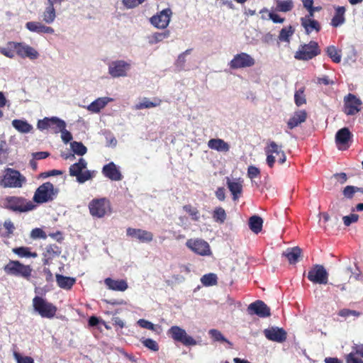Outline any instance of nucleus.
Returning a JSON list of instances; mask_svg holds the SVG:
<instances>
[{
    "mask_svg": "<svg viewBox=\"0 0 363 363\" xmlns=\"http://www.w3.org/2000/svg\"><path fill=\"white\" fill-rule=\"evenodd\" d=\"M30 237L33 239L46 238L45 233L40 228H36L32 230Z\"/></svg>",
    "mask_w": 363,
    "mask_h": 363,
    "instance_id": "nucleus-59",
    "label": "nucleus"
},
{
    "mask_svg": "<svg viewBox=\"0 0 363 363\" xmlns=\"http://www.w3.org/2000/svg\"><path fill=\"white\" fill-rule=\"evenodd\" d=\"M6 145L5 141H1L0 143V164H2L5 162L7 157L6 150L4 149V147Z\"/></svg>",
    "mask_w": 363,
    "mask_h": 363,
    "instance_id": "nucleus-63",
    "label": "nucleus"
},
{
    "mask_svg": "<svg viewBox=\"0 0 363 363\" xmlns=\"http://www.w3.org/2000/svg\"><path fill=\"white\" fill-rule=\"evenodd\" d=\"M346 363H363V360L357 358L354 352H350L346 357Z\"/></svg>",
    "mask_w": 363,
    "mask_h": 363,
    "instance_id": "nucleus-64",
    "label": "nucleus"
},
{
    "mask_svg": "<svg viewBox=\"0 0 363 363\" xmlns=\"http://www.w3.org/2000/svg\"><path fill=\"white\" fill-rule=\"evenodd\" d=\"M328 56L335 63H339L341 61V53L335 46L330 45L326 49Z\"/></svg>",
    "mask_w": 363,
    "mask_h": 363,
    "instance_id": "nucleus-37",
    "label": "nucleus"
},
{
    "mask_svg": "<svg viewBox=\"0 0 363 363\" xmlns=\"http://www.w3.org/2000/svg\"><path fill=\"white\" fill-rule=\"evenodd\" d=\"M109 289L118 291H124L128 289V284L125 280H114L106 278L104 281Z\"/></svg>",
    "mask_w": 363,
    "mask_h": 363,
    "instance_id": "nucleus-27",
    "label": "nucleus"
},
{
    "mask_svg": "<svg viewBox=\"0 0 363 363\" xmlns=\"http://www.w3.org/2000/svg\"><path fill=\"white\" fill-rule=\"evenodd\" d=\"M308 279L314 284H326L328 281V273L321 264H315L308 272Z\"/></svg>",
    "mask_w": 363,
    "mask_h": 363,
    "instance_id": "nucleus-10",
    "label": "nucleus"
},
{
    "mask_svg": "<svg viewBox=\"0 0 363 363\" xmlns=\"http://www.w3.org/2000/svg\"><path fill=\"white\" fill-rule=\"evenodd\" d=\"M26 28L30 32L52 34L54 29L52 27L45 26L40 22L29 21L26 23Z\"/></svg>",
    "mask_w": 363,
    "mask_h": 363,
    "instance_id": "nucleus-22",
    "label": "nucleus"
},
{
    "mask_svg": "<svg viewBox=\"0 0 363 363\" xmlns=\"http://www.w3.org/2000/svg\"><path fill=\"white\" fill-rule=\"evenodd\" d=\"M301 26L304 28L306 34H310L313 30L318 32L320 30L319 23L313 19V16H309V14L301 18Z\"/></svg>",
    "mask_w": 363,
    "mask_h": 363,
    "instance_id": "nucleus-24",
    "label": "nucleus"
},
{
    "mask_svg": "<svg viewBox=\"0 0 363 363\" xmlns=\"http://www.w3.org/2000/svg\"><path fill=\"white\" fill-rule=\"evenodd\" d=\"M3 206L13 212L24 213L33 210L35 205L21 196H9L4 199Z\"/></svg>",
    "mask_w": 363,
    "mask_h": 363,
    "instance_id": "nucleus-1",
    "label": "nucleus"
},
{
    "mask_svg": "<svg viewBox=\"0 0 363 363\" xmlns=\"http://www.w3.org/2000/svg\"><path fill=\"white\" fill-rule=\"evenodd\" d=\"M302 250L299 247H294L287 248L286 251L282 253V256L287 258L289 264H295L298 262V258L301 257Z\"/></svg>",
    "mask_w": 363,
    "mask_h": 363,
    "instance_id": "nucleus-26",
    "label": "nucleus"
},
{
    "mask_svg": "<svg viewBox=\"0 0 363 363\" xmlns=\"http://www.w3.org/2000/svg\"><path fill=\"white\" fill-rule=\"evenodd\" d=\"M294 29L292 26H286L283 28L279 33V40L283 42H289L290 37L294 34Z\"/></svg>",
    "mask_w": 363,
    "mask_h": 363,
    "instance_id": "nucleus-42",
    "label": "nucleus"
},
{
    "mask_svg": "<svg viewBox=\"0 0 363 363\" xmlns=\"http://www.w3.org/2000/svg\"><path fill=\"white\" fill-rule=\"evenodd\" d=\"M33 306L35 311L43 318H52L57 311V308L52 303L48 302L40 296L34 297Z\"/></svg>",
    "mask_w": 363,
    "mask_h": 363,
    "instance_id": "nucleus-8",
    "label": "nucleus"
},
{
    "mask_svg": "<svg viewBox=\"0 0 363 363\" xmlns=\"http://www.w3.org/2000/svg\"><path fill=\"white\" fill-rule=\"evenodd\" d=\"M13 127L21 133H28L33 130V125L26 121L21 119H14L12 121Z\"/></svg>",
    "mask_w": 363,
    "mask_h": 363,
    "instance_id": "nucleus-30",
    "label": "nucleus"
},
{
    "mask_svg": "<svg viewBox=\"0 0 363 363\" xmlns=\"http://www.w3.org/2000/svg\"><path fill=\"white\" fill-rule=\"evenodd\" d=\"M131 69V61L113 60L108 63V73L113 78L125 77Z\"/></svg>",
    "mask_w": 363,
    "mask_h": 363,
    "instance_id": "nucleus-5",
    "label": "nucleus"
},
{
    "mask_svg": "<svg viewBox=\"0 0 363 363\" xmlns=\"http://www.w3.org/2000/svg\"><path fill=\"white\" fill-rule=\"evenodd\" d=\"M161 101L158 100L157 102L150 101L147 98H144L143 101L135 106V109L141 110L144 108H150L156 107L160 104Z\"/></svg>",
    "mask_w": 363,
    "mask_h": 363,
    "instance_id": "nucleus-41",
    "label": "nucleus"
},
{
    "mask_svg": "<svg viewBox=\"0 0 363 363\" xmlns=\"http://www.w3.org/2000/svg\"><path fill=\"white\" fill-rule=\"evenodd\" d=\"M15 359L17 363H34V360L30 357H22L18 353H14Z\"/></svg>",
    "mask_w": 363,
    "mask_h": 363,
    "instance_id": "nucleus-60",
    "label": "nucleus"
},
{
    "mask_svg": "<svg viewBox=\"0 0 363 363\" xmlns=\"http://www.w3.org/2000/svg\"><path fill=\"white\" fill-rule=\"evenodd\" d=\"M248 225L254 233L258 234L262 231L263 220L260 216L255 215L249 218Z\"/></svg>",
    "mask_w": 363,
    "mask_h": 363,
    "instance_id": "nucleus-32",
    "label": "nucleus"
},
{
    "mask_svg": "<svg viewBox=\"0 0 363 363\" xmlns=\"http://www.w3.org/2000/svg\"><path fill=\"white\" fill-rule=\"evenodd\" d=\"M137 323L139 326H140L143 328L148 329L152 331L155 330V325L152 323L147 320L140 319L138 320Z\"/></svg>",
    "mask_w": 363,
    "mask_h": 363,
    "instance_id": "nucleus-57",
    "label": "nucleus"
},
{
    "mask_svg": "<svg viewBox=\"0 0 363 363\" xmlns=\"http://www.w3.org/2000/svg\"><path fill=\"white\" fill-rule=\"evenodd\" d=\"M217 279L218 278L216 274L209 273L204 274L201 278V281L203 286H210L216 285L217 284Z\"/></svg>",
    "mask_w": 363,
    "mask_h": 363,
    "instance_id": "nucleus-44",
    "label": "nucleus"
},
{
    "mask_svg": "<svg viewBox=\"0 0 363 363\" xmlns=\"http://www.w3.org/2000/svg\"><path fill=\"white\" fill-rule=\"evenodd\" d=\"M10 45L15 48L16 54L22 58L35 60L39 57V53L35 48L24 43L11 41Z\"/></svg>",
    "mask_w": 363,
    "mask_h": 363,
    "instance_id": "nucleus-13",
    "label": "nucleus"
},
{
    "mask_svg": "<svg viewBox=\"0 0 363 363\" xmlns=\"http://www.w3.org/2000/svg\"><path fill=\"white\" fill-rule=\"evenodd\" d=\"M95 176V171L85 170L82 171V173L77 177V181L83 184L88 180L91 179Z\"/></svg>",
    "mask_w": 363,
    "mask_h": 363,
    "instance_id": "nucleus-46",
    "label": "nucleus"
},
{
    "mask_svg": "<svg viewBox=\"0 0 363 363\" xmlns=\"http://www.w3.org/2000/svg\"><path fill=\"white\" fill-rule=\"evenodd\" d=\"M186 246L194 253L201 256L210 255L211 253L209 244L200 238L189 239Z\"/></svg>",
    "mask_w": 363,
    "mask_h": 363,
    "instance_id": "nucleus-12",
    "label": "nucleus"
},
{
    "mask_svg": "<svg viewBox=\"0 0 363 363\" xmlns=\"http://www.w3.org/2000/svg\"><path fill=\"white\" fill-rule=\"evenodd\" d=\"M15 48L10 45V42L8 43L7 47L0 48V53L11 59L15 57Z\"/></svg>",
    "mask_w": 363,
    "mask_h": 363,
    "instance_id": "nucleus-50",
    "label": "nucleus"
},
{
    "mask_svg": "<svg viewBox=\"0 0 363 363\" xmlns=\"http://www.w3.org/2000/svg\"><path fill=\"white\" fill-rule=\"evenodd\" d=\"M302 2L304 8L308 11L309 16H313V11H320L322 9L320 6H313V0H302Z\"/></svg>",
    "mask_w": 363,
    "mask_h": 363,
    "instance_id": "nucleus-52",
    "label": "nucleus"
},
{
    "mask_svg": "<svg viewBox=\"0 0 363 363\" xmlns=\"http://www.w3.org/2000/svg\"><path fill=\"white\" fill-rule=\"evenodd\" d=\"M87 162L84 158H80L78 162L72 164L69 167V175L72 177H77L86 168Z\"/></svg>",
    "mask_w": 363,
    "mask_h": 363,
    "instance_id": "nucleus-31",
    "label": "nucleus"
},
{
    "mask_svg": "<svg viewBox=\"0 0 363 363\" xmlns=\"http://www.w3.org/2000/svg\"><path fill=\"white\" fill-rule=\"evenodd\" d=\"M113 101V99L110 97H100L91 102L86 108L91 113H96L100 112L109 102Z\"/></svg>",
    "mask_w": 363,
    "mask_h": 363,
    "instance_id": "nucleus-25",
    "label": "nucleus"
},
{
    "mask_svg": "<svg viewBox=\"0 0 363 363\" xmlns=\"http://www.w3.org/2000/svg\"><path fill=\"white\" fill-rule=\"evenodd\" d=\"M208 334L210 335L211 337L215 341L218 342H225L228 344H231L223 335L222 333L216 330V329H211L209 330Z\"/></svg>",
    "mask_w": 363,
    "mask_h": 363,
    "instance_id": "nucleus-48",
    "label": "nucleus"
},
{
    "mask_svg": "<svg viewBox=\"0 0 363 363\" xmlns=\"http://www.w3.org/2000/svg\"><path fill=\"white\" fill-rule=\"evenodd\" d=\"M61 133V138L65 143H68L72 140V135L69 131L66 130V128H64V130L60 131Z\"/></svg>",
    "mask_w": 363,
    "mask_h": 363,
    "instance_id": "nucleus-62",
    "label": "nucleus"
},
{
    "mask_svg": "<svg viewBox=\"0 0 363 363\" xmlns=\"http://www.w3.org/2000/svg\"><path fill=\"white\" fill-rule=\"evenodd\" d=\"M13 252L20 257H37L36 252H31L27 247H16L12 250Z\"/></svg>",
    "mask_w": 363,
    "mask_h": 363,
    "instance_id": "nucleus-36",
    "label": "nucleus"
},
{
    "mask_svg": "<svg viewBox=\"0 0 363 363\" xmlns=\"http://www.w3.org/2000/svg\"><path fill=\"white\" fill-rule=\"evenodd\" d=\"M255 64V59L246 52H241L235 55L230 62V67L237 69L245 67H252Z\"/></svg>",
    "mask_w": 363,
    "mask_h": 363,
    "instance_id": "nucleus-14",
    "label": "nucleus"
},
{
    "mask_svg": "<svg viewBox=\"0 0 363 363\" xmlns=\"http://www.w3.org/2000/svg\"><path fill=\"white\" fill-rule=\"evenodd\" d=\"M26 182V179L20 172L11 168H6L0 182V185L4 188H21Z\"/></svg>",
    "mask_w": 363,
    "mask_h": 363,
    "instance_id": "nucleus-4",
    "label": "nucleus"
},
{
    "mask_svg": "<svg viewBox=\"0 0 363 363\" xmlns=\"http://www.w3.org/2000/svg\"><path fill=\"white\" fill-rule=\"evenodd\" d=\"M259 174V169L255 166H250L247 169V176L251 179L257 177Z\"/></svg>",
    "mask_w": 363,
    "mask_h": 363,
    "instance_id": "nucleus-61",
    "label": "nucleus"
},
{
    "mask_svg": "<svg viewBox=\"0 0 363 363\" xmlns=\"http://www.w3.org/2000/svg\"><path fill=\"white\" fill-rule=\"evenodd\" d=\"M173 13L170 8H167L157 13L150 18V23L158 29L166 28L171 20Z\"/></svg>",
    "mask_w": 363,
    "mask_h": 363,
    "instance_id": "nucleus-11",
    "label": "nucleus"
},
{
    "mask_svg": "<svg viewBox=\"0 0 363 363\" xmlns=\"http://www.w3.org/2000/svg\"><path fill=\"white\" fill-rule=\"evenodd\" d=\"M276 10L280 12H288L294 8V1L292 0H275Z\"/></svg>",
    "mask_w": 363,
    "mask_h": 363,
    "instance_id": "nucleus-35",
    "label": "nucleus"
},
{
    "mask_svg": "<svg viewBox=\"0 0 363 363\" xmlns=\"http://www.w3.org/2000/svg\"><path fill=\"white\" fill-rule=\"evenodd\" d=\"M265 153L276 154L280 155L284 151L281 145H277L274 141H270L264 148Z\"/></svg>",
    "mask_w": 363,
    "mask_h": 363,
    "instance_id": "nucleus-43",
    "label": "nucleus"
},
{
    "mask_svg": "<svg viewBox=\"0 0 363 363\" xmlns=\"http://www.w3.org/2000/svg\"><path fill=\"white\" fill-rule=\"evenodd\" d=\"M345 12V9L343 6H338L336 9L335 14L331 21V25L333 27H338L345 23V18L344 16Z\"/></svg>",
    "mask_w": 363,
    "mask_h": 363,
    "instance_id": "nucleus-33",
    "label": "nucleus"
},
{
    "mask_svg": "<svg viewBox=\"0 0 363 363\" xmlns=\"http://www.w3.org/2000/svg\"><path fill=\"white\" fill-rule=\"evenodd\" d=\"M169 35H170V32L169 30H164V32H162V33H159V32L155 33L152 35L150 43L152 44L159 43V42L163 40L164 39L167 38L169 36Z\"/></svg>",
    "mask_w": 363,
    "mask_h": 363,
    "instance_id": "nucleus-47",
    "label": "nucleus"
},
{
    "mask_svg": "<svg viewBox=\"0 0 363 363\" xmlns=\"http://www.w3.org/2000/svg\"><path fill=\"white\" fill-rule=\"evenodd\" d=\"M359 216L352 213L349 216H343L342 220L345 226H350L352 223L357 222Z\"/></svg>",
    "mask_w": 363,
    "mask_h": 363,
    "instance_id": "nucleus-56",
    "label": "nucleus"
},
{
    "mask_svg": "<svg viewBox=\"0 0 363 363\" xmlns=\"http://www.w3.org/2000/svg\"><path fill=\"white\" fill-rule=\"evenodd\" d=\"M213 218L216 222L223 223L226 219L225 210L221 207L216 208L213 211Z\"/></svg>",
    "mask_w": 363,
    "mask_h": 363,
    "instance_id": "nucleus-45",
    "label": "nucleus"
},
{
    "mask_svg": "<svg viewBox=\"0 0 363 363\" xmlns=\"http://www.w3.org/2000/svg\"><path fill=\"white\" fill-rule=\"evenodd\" d=\"M307 118V113L305 110H298L295 111L294 115L287 122V127L292 130L304 123Z\"/></svg>",
    "mask_w": 363,
    "mask_h": 363,
    "instance_id": "nucleus-23",
    "label": "nucleus"
},
{
    "mask_svg": "<svg viewBox=\"0 0 363 363\" xmlns=\"http://www.w3.org/2000/svg\"><path fill=\"white\" fill-rule=\"evenodd\" d=\"M265 337L272 341L283 342L286 339V333L283 328L272 327L264 330Z\"/></svg>",
    "mask_w": 363,
    "mask_h": 363,
    "instance_id": "nucleus-18",
    "label": "nucleus"
},
{
    "mask_svg": "<svg viewBox=\"0 0 363 363\" xmlns=\"http://www.w3.org/2000/svg\"><path fill=\"white\" fill-rule=\"evenodd\" d=\"M60 253V249L57 245H50L46 247L43 256L48 257V259H53L55 257L59 256Z\"/></svg>",
    "mask_w": 363,
    "mask_h": 363,
    "instance_id": "nucleus-39",
    "label": "nucleus"
},
{
    "mask_svg": "<svg viewBox=\"0 0 363 363\" xmlns=\"http://www.w3.org/2000/svg\"><path fill=\"white\" fill-rule=\"evenodd\" d=\"M89 209L93 217L101 218L111 213V205L105 198L95 199L89 202Z\"/></svg>",
    "mask_w": 363,
    "mask_h": 363,
    "instance_id": "nucleus-7",
    "label": "nucleus"
},
{
    "mask_svg": "<svg viewBox=\"0 0 363 363\" xmlns=\"http://www.w3.org/2000/svg\"><path fill=\"white\" fill-rule=\"evenodd\" d=\"M208 146L210 149L218 152H228L230 150V145L223 140L220 138L211 139L208 142Z\"/></svg>",
    "mask_w": 363,
    "mask_h": 363,
    "instance_id": "nucleus-28",
    "label": "nucleus"
},
{
    "mask_svg": "<svg viewBox=\"0 0 363 363\" xmlns=\"http://www.w3.org/2000/svg\"><path fill=\"white\" fill-rule=\"evenodd\" d=\"M338 315L341 317L348 318L350 315H353L354 317H359L361 315V313L354 310L344 308V309L340 310L338 312Z\"/></svg>",
    "mask_w": 363,
    "mask_h": 363,
    "instance_id": "nucleus-55",
    "label": "nucleus"
},
{
    "mask_svg": "<svg viewBox=\"0 0 363 363\" xmlns=\"http://www.w3.org/2000/svg\"><path fill=\"white\" fill-rule=\"evenodd\" d=\"M43 21L48 24L52 23L56 18V12L55 7L52 5L48 4L44 12L42 15Z\"/></svg>",
    "mask_w": 363,
    "mask_h": 363,
    "instance_id": "nucleus-34",
    "label": "nucleus"
},
{
    "mask_svg": "<svg viewBox=\"0 0 363 363\" xmlns=\"http://www.w3.org/2000/svg\"><path fill=\"white\" fill-rule=\"evenodd\" d=\"M294 101L297 106H301L306 103L303 89H300L295 92Z\"/></svg>",
    "mask_w": 363,
    "mask_h": 363,
    "instance_id": "nucleus-49",
    "label": "nucleus"
},
{
    "mask_svg": "<svg viewBox=\"0 0 363 363\" xmlns=\"http://www.w3.org/2000/svg\"><path fill=\"white\" fill-rule=\"evenodd\" d=\"M320 53L318 44L311 41L308 44L301 45L295 52L294 57L298 60H309Z\"/></svg>",
    "mask_w": 363,
    "mask_h": 363,
    "instance_id": "nucleus-9",
    "label": "nucleus"
},
{
    "mask_svg": "<svg viewBox=\"0 0 363 363\" xmlns=\"http://www.w3.org/2000/svg\"><path fill=\"white\" fill-rule=\"evenodd\" d=\"M126 235L141 242H150L153 240V234L151 232L140 228H128Z\"/></svg>",
    "mask_w": 363,
    "mask_h": 363,
    "instance_id": "nucleus-17",
    "label": "nucleus"
},
{
    "mask_svg": "<svg viewBox=\"0 0 363 363\" xmlns=\"http://www.w3.org/2000/svg\"><path fill=\"white\" fill-rule=\"evenodd\" d=\"M58 189L54 185L48 182L40 185L35 191L33 200L37 203H44L53 201L57 194Z\"/></svg>",
    "mask_w": 363,
    "mask_h": 363,
    "instance_id": "nucleus-2",
    "label": "nucleus"
},
{
    "mask_svg": "<svg viewBox=\"0 0 363 363\" xmlns=\"http://www.w3.org/2000/svg\"><path fill=\"white\" fill-rule=\"evenodd\" d=\"M167 335L175 342H179L184 346H194L197 345L196 340L189 335L182 328L173 325L167 332Z\"/></svg>",
    "mask_w": 363,
    "mask_h": 363,
    "instance_id": "nucleus-6",
    "label": "nucleus"
},
{
    "mask_svg": "<svg viewBox=\"0 0 363 363\" xmlns=\"http://www.w3.org/2000/svg\"><path fill=\"white\" fill-rule=\"evenodd\" d=\"M3 269L8 275L22 277L27 280L30 278L33 271L30 265H25L17 260H9Z\"/></svg>",
    "mask_w": 363,
    "mask_h": 363,
    "instance_id": "nucleus-3",
    "label": "nucleus"
},
{
    "mask_svg": "<svg viewBox=\"0 0 363 363\" xmlns=\"http://www.w3.org/2000/svg\"><path fill=\"white\" fill-rule=\"evenodd\" d=\"M355 186H347L344 188L342 191V194L346 199H352L355 192Z\"/></svg>",
    "mask_w": 363,
    "mask_h": 363,
    "instance_id": "nucleus-58",
    "label": "nucleus"
},
{
    "mask_svg": "<svg viewBox=\"0 0 363 363\" xmlns=\"http://www.w3.org/2000/svg\"><path fill=\"white\" fill-rule=\"evenodd\" d=\"M344 113L347 116H354L361 111L362 101L352 94L344 98Z\"/></svg>",
    "mask_w": 363,
    "mask_h": 363,
    "instance_id": "nucleus-15",
    "label": "nucleus"
},
{
    "mask_svg": "<svg viewBox=\"0 0 363 363\" xmlns=\"http://www.w3.org/2000/svg\"><path fill=\"white\" fill-rule=\"evenodd\" d=\"M56 281L61 289L69 290L76 282V279L70 277H65L59 274H56Z\"/></svg>",
    "mask_w": 363,
    "mask_h": 363,
    "instance_id": "nucleus-29",
    "label": "nucleus"
},
{
    "mask_svg": "<svg viewBox=\"0 0 363 363\" xmlns=\"http://www.w3.org/2000/svg\"><path fill=\"white\" fill-rule=\"evenodd\" d=\"M102 173L112 181H121L123 179L120 170L113 162L104 166Z\"/></svg>",
    "mask_w": 363,
    "mask_h": 363,
    "instance_id": "nucleus-20",
    "label": "nucleus"
},
{
    "mask_svg": "<svg viewBox=\"0 0 363 363\" xmlns=\"http://www.w3.org/2000/svg\"><path fill=\"white\" fill-rule=\"evenodd\" d=\"M66 128V123L65 121L60 119L57 116L51 117V127L50 128L53 129L55 133H59Z\"/></svg>",
    "mask_w": 363,
    "mask_h": 363,
    "instance_id": "nucleus-38",
    "label": "nucleus"
},
{
    "mask_svg": "<svg viewBox=\"0 0 363 363\" xmlns=\"http://www.w3.org/2000/svg\"><path fill=\"white\" fill-rule=\"evenodd\" d=\"M143 345L152 351L157 352L159 350V346L157 342L152 339L147 338L142 340Z\"/></svg>",
    "mask_w": 363,
    "mask_h": 363,
    "instance_id": "nucleus-53",
    "label": "nucleus"
},
{
    "mask_svg": "<svg viewBox=\"0 0 363 363\" xmlns=\"http://www.w3.org/2000/svg\"><path fill=\"white\" fill-rule=\"evenodd\" d=\"M226 184L233 195V199L236 201L239 199L242 192V181L239 179H230L227 177Z\"/></svg>",
    "mask_w": 363,
    "mask_h": 363,
    "instance_id": "nucleus-19",
    "label": "nucleus"
},
{
    "mask_svg": "<svg viewBox=\"0 0 363 363\" xmlns=\"http://www.w3.org/2000/svg\"><path fill=\"white\" fill-rule=\"evenodd\" d=\"M37 127L40 130H44L51 127V117H45L43 119L39 120L37 123Z\"/></svg>",
    "mask_w": 363,
    "mask_h": 363,
    "instance_id": "nucleus-54",
    "label": "nucleus"
},
{
    "mask_svg": "<svg viewBox=\"0 0 363 363\" xmlns=\"http://www.w3.org/2000/svg\"><path fill=\"white\" fill-rule=\"evenodd\" d=\"M352 134L347 128H342L340 129L335 135V142L339 146V149H345L347 146V143L352 139Z\"/></svg>",
    "mask_w": 363,
    "mask_h": 363,
    "instance_id": "nucleus-21",
    "label": "nucleus"
},
{
    "mask_svg": "<svg viewBox=\"0 0 363 363\" xmlns=\"http://www.w3.org/2000/svg\"><path fill=\"white\" fill-rule=\"evenodd\" d=\"M183 208L186 212H187L191 216L192 220H199L200 213L196 208H194L190 205H185V206H184Z\"/></svg>",
    "mask_w": 363,
    "mask_h": 363,
    "instance_id": "nucleus-51",
    "label": "nucleus"
},
{
    "mask_svg": "<svg viewBox=\"0 0 363 363\" xmlns=\"http://www.w3.org/2000/svg\"><path fill=\"white\" fill-rule=\"evenodd\" d=\"M70 147L74 155L83 156L87 152V148L81 142L73 141L70 143Z\"/></svg>",
    "mask_w": 363,
    "mask_h": 363,
    "instance_id": "nucleus-40",
    "label": "nucleus"
},
{
    "mask_svg": "<svg viewBox=\"0 0 363 363\" xmlns=\"http://www.w3.org/2000/svg\"><path fill=\"white\" fill-rule=\"evenodd\" d=\"M250 315H257L260 318H266L271 315L270 308L262 301L257 300L247 307Z\"/></svg>",
    "mask_w": 363,
    "mask_h": 363,
    "instance_id": "nucleus-16",
    "label": "nucleus"
}]
</instances>
